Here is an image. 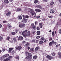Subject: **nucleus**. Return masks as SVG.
I'll return each mask as SVG.
<instances>
[{
  "mask_svg": "<svg viewBox=\"0 0 61 61\" xmlns=\"http://www.w3.org/2000/svg\"><path fill=\"white\" fill-rule=\"evenodd\" d=\"M25 54L26 55H28L26 57L27 59H28L29 61H31V60L32 59V55L31 54V53H28L27 51H26L25 52Z\"/></svg>",
  "mask_w": 61,
  "mask_h": 61,
  "instance_id": "obj_1",
  "label": "nucleus"
},
{
  "mask_svg": "<svg viewBox=\"0 0 61 61\" xmlns=\"http://www.w3.org/2000/svg\"><path fill=\"white\" fill-rule=\"evenodd\" d=\"M27 32V30H25L22 33V35H23L24 37H26V36H27V35L26 34Z\"/></svg>",
  "mask_w": 61,
  "mask_h": 61,
  "instance_id": "obj_2",
  "label": "nucleus"
},
{
  "mask_svg": "<svg viewBox=\"0 0 61 61\" xmlns=\"http://www.w3.org/2000/svg\"><path fill=\"white\" fill-rule=\"evenodd\" d=\"M13 58V56H10L8 58H7L6 59H4V61H8L9 59H10V58Z\"/></svg>",
  "mask_w": 61,
  "mask_h": 61,
  "instance_id": "obj_3",
  "label": "nucleus"
},
{
  "mask_svg": "<svg viewBox=\"0 0 61 61\" xmlns=\"http://www.w3.org/2000/svg\"><path fill=\"white\" fill-rule=\"evenodd\" d=\"M23 37L21 36H20L18 38V40H22L23 39Z\"/></svg>",
  "mask_w": 61,
  "mask_h": 61,
  "instance_id": "obj_4",
  "label": "nucleus"
},
{
  "mask_svg": "<svg viewBox=\"0 0 61 61\" xmlns=\"http://www.w3.org/2000/svg\"><path fill=\"white\" fill-rule=\"evenodd\" d=\"M11 12L10 11H9L8 12V13H6V15H5L6 16H9V15H10L11 14Z\"/></svg>",
  "mask_w": 61,
  "mask_h": 61,
  "instance_id": "obj_5",
  "label": "nucleus"
},
{
  "mask_svg": "<svg viewBox=\"0 0 61 61\" xmlns=\"http://www.w3.org/2000/svg\"><path fill=\"white\" fill-rule=\"evenodd\" d=\"M16 49H17V50H20L22 48V47L21 46H18L17 47H15Z\"/></svg>",
  "mask_w": 61,
  "mask_h": 61,
  "instance_id": "obj_6",
  "label": "nucleus"
},
{
  "mask_svg": "<svg viewBox=\"0 0 61 61\" xmlns=\"http://www.w3.org/2000/svg\"><path fill=\"white\" fill-rule=\"evenodd\" d=\"M35 10L36 12H41V10L39 9H35Z\"/></svg>",
  "mask_w": 61,
  "mask_h": 61,
  "instance_id": "obj_7",
  "label": "nucleus"
},
{
  "mask_svg": "<svg viewBox=\"0 0 61 61\" xmlns=\"http://www.w3.org/2000/svg\"><path fill=\"white\" fill-rule=\"evenodd\" d=\"M22 16L23 17V18H28L29 17L28 15L25 16L24 15H22Z\"/></svg>",
  "mask_w": 61,
  "mask_h": 61,
  "instance_id": "obj_8",
  "label": "nucleus"
},
{
  "mask_svg": "<svg viewBox=\"0 0 61 61\" xmlns=\"http://www.w3.org/2000/svg\"><path fill=\"white\" fill-rule=\"evenodd\" d=\"M53 43H54V41H52L51 42H50L49 46H52L53 45Z\"/></svg>",
  "mask_w": 61,
  "mask_h": 61,
  "instance_id": "obj_9",
  "label": "nucleus"
},
{
  "mask_svg": "<svg viewBox=\"0 0 61 61\" xmlns=\"http://www.w3.org/2000/svg\"><path fill=\"white\" fill-rule=\"evenodd\" d=\"M30 13L32 15H35V12L34 11H32L30 12Z\"/></svg>",
  "mask_w": 61,
  "mask_h": 61,
  "instance_id": "obj_10",
  "label": "nucleus"
},
{
  "mask_svg": "<svg viewBox=\"0 0 61 61\" xmlns=\"http://www.w3.org/2000/svg\"><path fill=\"white\" fill-rule=\"evenodd\" d=\"M47 57L49 59H52V57L50 56L49 55H48L47 56Z\"/></svg>",
  "mask_w": 61,
  "mask_h": 61,
  "instance_id": "obj_11",
  "label": "nucleus"
},
{
  "mask_svg": "<svg viewBox=\"0 0 61 61\" xmlns=\"http://www.w3.org/2000/svg\"><path fill=\"white\" fill-rule=\"evenodd\" d=\"M13 48H9V53H10L13 49Z\"/></svg>",
  "mask_w": 61,
  "mask_h": 61,
  "instance_id": "obj_12",
  "label": "nucleus"
},
{
  "mask_svg": "<svg viewBox=\"0 0 61 61\" xmlns=\"http://www.w3.org/2000/svg\"><path fill=\"white\" fill-rule=\"evenodd\" d=\"M40 48V47L39 46H38L37 47L35 48V51H37Z\"/></svg>",
  "mask_w": 61,
  "mask_h": 61,
  "instance_id": "obj_13",
  "label": "nucleus"
},
{
  "mask_svg": "<svg viewBox=\"0 0 61 61\" xmlns=\"http://www.w3.org/2000/svg\"><path fill=\"white\" fill-rule=\"evenodd\" d=\"M4 3L5 4H8V3H9V1L8 0H4Z\"/></svg>",
  "mask_w": 61,
  "mask_h": 61,
  "instance_id": "obj_14",
  "label": "nucleus"
},
{
  "mask_svg": "<svg viewBox=\"0 0 61 61\" xmlns=\"http://www.w3.org/2000/svg\"><path fill=\"white\" fill-rule=\"evenodd\" d=\"M50 13H54V11L52 9H51L50 11Z\"/></svg>",
  "mask_w": 61,
  "mask_h": 61,
  "instance_id": "obj_15",
  "label": "nucleus"
},
{
  "mask_svg": "<svg viewBox=\"0 0 61 61\" xmlns=\"http://www.w3.org/2000/svg\"><path fill=\"white\" fill-rule=\"evenodd\" d=\"M39 25L40 28H42V27H43V25H42V23H40L39 24Z\"/></svg>",
  "mask_w": 61,
  "mask_h": 61,
  "instance_id": "obj_16",
  "label": "nucleus"
},
{
  "mask_svg": "<svg viewBox=\"0 0 61 61\" xmlns=\"http://www.w3.org/2000/svg\"><path fill=\"white\" fill-rule=\"evenodd\" d=\"M27 35L28 36H30V31H28L27 32Z\"/></svg>",
  "mask_w": 61,
  "mask_h": 61,
  "instance_id": "obj_17",
  "label": "nucleus"
},
{
  "mask_svg": "<svg viewBox=\"0 0 61 61\" xmlns=\"http://www.w3.org/2000/svg\"><path fill=\"white\" fill-rule=\"evenodd\" d=\"M18 17L19 19L21 20L22 19V17L20 15L18 16Z\"/></svg>",
  "mask_w": 61,
  "mask_h": 61,
  "instance_id": "obj_18",
  "label": "nucleus"
},
{
  "mask_svg": "<svg viewBox=\"0 0 61 61\" xmlns=\"http://www.w3.org/2000/svg\"><path fill=\"white\" fill-rule=\"evenodd\" d=\"M40 32L39 31H37V35H40Z\"/></svg>",
  "mask_w": 61,
  "mask_h": 61,
  "instance_id": "obj_19",
  "label": "nucleus"
},
{
  "mask_svg": "<svg viewBox=\"0 0 61 61\" xmlns=\"http://www.w3.org/2000/svg\"><path fill=\"white\" fill-rule=\"evenodd\" d=\"M23 21L24 22H26L27 21V20L26 19H25V18H23Z\"/></svg>",
  "mask_w": 61,
  "mask_h": 61,
  "instance_id": "obj_20",
  "label": "nucleus"
},
{
  "mask_svg": "<svg viewBox=\"0 0 61 61\" xmlns=\"http://www.w3.org/2000/svg\"><path fill=\"white\" fill-rule=\"evenodd\" d=\"M34 50V49L33 48H30V50L29 51V52H31V51H33Z\"/></svg>",
  "mask_w": 61,
  "mask_h": 61,
  "instance_id": "obj_21",
  "label": "nucleus"
},
{
  "mask_svg": "<svg viewBox=\"0 0 61 61\" xmlns=\"http://www.w3.org/2000/svg\"><path fill=\"white\" fill-rule=\"evenodd\" d=\"M37 58V56H34L33 57V59H36Z\"/></svg>",
  "mask_w": 61,
  "mask_h": 61,
  "instance_id": "obj_22",
  "label": "nucleus"
},
{
  "mask_svg": "<svg viewBox=\"0 0 61 61\" xmlns=\"http://www.w3.org/2000/svg\"><path fill=\"white\" fill-rule=\"evenodd\" d=\"M58 55H59V57H61V53L59 52L58 53Z\"/></svg>",
  "mask_w": 61,
  "mask_h": 61,
  "instance_id": "obj_23",
  "label": "nucleus"
},
{
  "mask_svg": "<svg viewBox=\"0 0 61 61\" xmlns=\"http://www.w3.org/2000/svg\"><path fill=\"white\" fill-rule=\"evenodd\" d=\"M51 55L53 56H55V55H56V53L54 52H53V53H51Z\"/></svg>",
  "mask_w": 61,
  "mask_h": 61,
  "instance_id": "obj_24",
  "label": "nucleus"
},
{
  "mask_svg": "<svg viewBox=\"0 0 61 61\" xmlns=\"http://www.w3.org/2000/svg\"><path fill=\"white\" fill-rule=\"evenodd\" d=\"M15 58L16 59H17L18 60V59H19V56H15Z\"/></svg>",
  "mask_w": 61,
  "mask_h": 61,
  "instance_id": "obj_25",
  "label": "nucleus"
},
{
  "mask_svg": "<svg viewBox=\"0 0 61 61\" xmlns=\"http://www.w3.org/2000/svg\"><path fill=\"white\" fill-rule=\"evenodd\" d=\"M17 9L18 12V11H21L22 10V9L20 8Z\"/></svg>",
  "mask_w": 61,
  "mask_h": 61,
  "instance_id": "obj_26",
  "label": "nucleus"
},
{
  "mask_svg": "<svg viewBox=\"0 0 61 61\" xmlns=\"http://www.w3.org/2000/svg\"><path fill=\"white\" fill-rule=\"evenodd\" d=\"M40 44H42L43 43V42L42 41H41L39 42Z\"/></svg>",
  "mask_w": 61,
  "mask_h": 61,
  "instance_id": "obj_27",
  "label": "nucleus"
},
{
  "mask_svg": "<svg viewBox=\"0 0 61 61\" xmlns=\"http://www.w3.org/2000/svg\"><path fill=\"white\" fill-rule=\"evenodd\" d=\"M3 6H4L3 5H0V7L1 8L0 9H2V8H3Z\"/></svg>",
  "mask_w": 61,
  "mask_h": 61,
  "instance_id": "obj_28",
  "label": "nucleus"
},
{
  "mask_svg": "<svg viewBox=\"0 0 61 61\" xmlns=\"http://www.w3.org/2000/svg\"><path fill=\"white\" fill-rule=\"evenodd\" d=\"M13 40H14V42H16V38H13Z\"/></svg>",
  "mask_w": 61,
  "mask_h": 61,
  "instance_id": "obj_29",
  "label": "nucleus"
},
{
  "mask_svg": "<svg viewBox=\"0 0 61 61\" xmlns=\"http://www.w3.org/2000/svg\"><path fill=\"white\" fill-rule=\"evenodd\" d=\"M10 37L9 36H8L7 37V40L8 41V40H9V39H10Z\"/></svg>",
  "mask_w": 61,
  "mask_h": 61,
  "instance_id": "obj_30",
  "label": "nucleus"
},
{
  "mask_svg": "<svg viewBox=\"0 0 61 61\" xmlns=\"http://www.w3.org/2000/svg\"><path fill=\"white\" fill-rule=\"evenodd\" d=\"M38 2V1L37 0H35L34 1V3L35 4H36V3Z\"/></svg>",
  "mask_w": 61,
  "mask_h": 61,
  "instance_id": "obj_31",
  "label": "nucleus"
},
{
  "mask_svg": "<svg viewBox=\"0 0 61 61\" xmlns=\"http://www.w3.org/2000/svg\"><path fill=\"white\" fill-rule=\"evenodd\" d=\"M8 26L9 28H10V27H11V25H10L9 24H8Z\"/></svg>",
  "mask_w": 61,
  "mask_h": 61,
  "instance_id": "obj_32",
  "label": "nucleus"
},
{
  "mask_svg": "<svg viewBox=\"0 0 61 61\" xmlns=\"http://www.w3.org/2000/svg\"><path fill=\"white\" fill-rule=\"evenodd\" d=\"M54 4V2H52L50 3V5H53Z\"/></svg>",
  "mask_w": 61,
  "mask_h": 61,
  "instance_id": "obj_33",
  "label": "nucleus"
},
{
  "mask_svg": "<svg viewBox=\"0 0 61 61\" xmlns=\"http://www.w3.org/2000/svg\"><path fill=\"white\" fill-rule=\"evenodd\" d=\"M53 17V16L52 15L49 16H48V17H49V18H52Z\"/></svg>",
  "mask_w": 61,
  "mask_h": 61,
  "instance_id": "obj_34",
  "label": "nucleus"
},
{
  "mask_svg": "<svg viewBox=\"0 0 61 61\" xmlns=\"http://www.w3.org/2000/svg\"><path fill=\"white\" fill-rule=\"evenodd\" d=\"M32 27L34 29V30H35V28H36V27L35 26H32Z\"/></svg>",
  "mask_w": 61,
  "mask_h": 61,
  "instance_id": "obj_35",
  "label": "nucleus"
},
{
  "mask_svg": "<svg viewBox=\"0 0 61 61\" xmlns=\"http://www.w3.org/2000/svg\"><path fill=\"white\" fill-rule=\"evenodd\" d=\"M60 46V44H58L56 46V47H57L58 46Z\"/></svg>",
  "mask_w": 61,
  "mask_h": 61,
  "instance_id": "obj_36",
  "label": "nucleus"
},
{
  "mask_svg": "<svg viewBox=\"0 0 61 61\" xmlns=\"http://www.w3.org/2000/svg\"><path fill=\"white\" fill-rule=\"evenodd\" d=\"M41 37L40 36H37L36 37V38L37 39H38V38H40Z\"/></svg>",
  "mask_w": 61,
  "mask_h": 61,
  "instance_id": "obj_37",
  "label": "nucleus"
},
{
  "mask_svg": "<svg viewBox=\"0 0 61 61\" xmlns=\"http://www.w3.org/2000/svg\"><path fill=\"white\" fill-rule=\"evenodd\" d=\"M3 23H7V21L4 20L3 21Z\"/></svg>",
  "mask_w": 61,
  "mask_h": 61,
  "instance_id": "obj_38",
  "label": "nucleus"
},
{
  "mask_svg": "<svg viewBox=\"0 0 61 61\" xmlns=\"http://www.w3.org/2000/svg\"><path fill=\"white\" fill-rule=\"evenodd\" d=\"M19 27H23V25H19Z\"/></svg>",
  "mask_w": 61,
  "mask_h": 61,
  "instance_id": "obj_39",
  "label": "nucleus"
},
{
  "mask_svg": "<svg viewBox=\"0 0 61 61\" xmlns=\"http://www.w3.org/2000/svg\"><path fill=\"white\" fill-rule=\"evenodd\" d=\"M29 43H27V44L25 45V46H29Z\"/></svg>",
  "mask_w": 61,
  "mask_h": 61,
  "instance_id": "obj_40",
  "label": "nucleus"
},
{
  "mask_svg": "<svg viewBox=\"0 0 61 61\" xmlns=\"http://www.w3.org/2000/svg\"><path fill=\"white\" fill-rule=\"evenodd\" d=\"M3 39V38L1 37V36H0V41Z\"/></svg>",
  "mask_w": 61,
  "mask_h": 61,
  "instance_id": "obj_41",
  "label": "nucleus"
},
{
  "mask_svg": "<svg viewBox=\"0 0 61 61\" xmlns=\"http://www.w3.org/2000/svg\"><path fill=\"white\" fill-rule=\"evenodd\" d=\"M59 34H61V30L60 29L59 31Z\"/></svg>",
  "mask_w": 61,
  "mask_h": 61,
  "instance_id": "obj_42",
  "label": "nucleus"
},
{
  "mask_svg": "<svg viewBox=\"0 0 61 61\" xmlns=\"http://www.w3.org/2000/svg\"><path fill=\"white\" fill-rule=\"evenodd\" d=\"M37 7L38 8H41V6H40V5H37Z\"/></svg>",
  "mask_w": 61,
  "mask_h": 61,
  "instance_id": "obj_43",
  "label": "nucleus"
},
{
  "mask_svg": "<svg viewBox=\"0 0 61 61\" xmlns=\"http://www.w3.org/2000/svg\"><path fill=\"white\" fill-rule=\"evenodd\" d=\"M32 42H36V40H32Z\"/></svg>",
  "mask_w": 61,
  "mask_h": 61,
  "instance_id": "obj_44",
  "label": "nucleus"
},
{
  "mask_svg": "<svg viewBox=\"0 0 61 61\" xmlns=\"http://www.w3.org/2000/svg\"><path fill=\"white\" fill-rule=\"evenodd\" d=\"M15 34V32H13L12 33V35H14Z\"/></svg>",
  "mask_w": 61,
  "mask_h": 61,
  "instance_id": "obj_45",
  "label": "nucleus"
},
{
  "mask_svg": "<svg viewBox=\"0 0 61 61\" xmlns=\"http://www.w3.org/2000/svg\"><path fill=\"white\" fill-rule=\"evenodd\" d=\"M40 17V16H38L36 17V18H39Z\"/></svg>",
  "mask_w": 61,
  "mask_h": 61,
  "instance_id": "obj_46",
  "label": "nucleus"
},
{
  "mask_svg": "<svg viewBox=\"0 0 61 61\" xmlns=\"http://www.w3.org/2000/svg\"><path fill=\"white\" fill-rule=\"evenodd\" d=\"M52 35L53 36H54V35H55V34H54V31H53L52 32Z\"/></svg>",
  "mask_w": 61,
  "mask_h": 61,
  "instance_id": "obj_47",
  "label": "nucleus"
},
{
  "mask_svg": "<svg viewBox=\"0 0 61 61\" xmlns=\"http://www.w3.org/2000/svg\"><path fill=\"white\" fill-rule=\"evenodd\" d=\"M34 24L33 23H32L31 25V26H34Z\"/></svg>",
  "mask_w": 61,
  "mask_h": 61,
  "instance_id": "obj_48",
  "label": "nucleus"
},
{
  "mask_svg": "<svg viewBox=\"0 0 61 61\" xmlns=\"http://www.w3.org/2000/svg\"><path fill=\"white\" fill-rule=\"evenodd\" d=\"M54 41V42H53V44H55V45H56V42L54 41Z\"/></svg>",
  "mask_w": 61,
  "mask_h": 61,
  "instance_id": "obj_49",
  "label": "nucleus"
},
{
  "mask_svg": "<svg viewBox=\"0 0 61 61\" xmlns=\"http://www.w3.org/2000/svg\"><path fill=\"white\" fill-rule=\"evenodd\" d=\"M15 53V51L13 50L12 52V54H14V53Z\"/></svg>",
  "mask_w": 61,
  "mask_h": 61,
  "instance_id": "obj_50",
  "label": "nucleus"
},
{
  "mask_svg": "<svg viewBox=\"0 0 61 61\" xmlns=\"http://www.w3.org/2000/svg\"><path fill=\"white\" fill-rule=\"evenodd\" d=\"M28 50H29L30 49V47L29 46L27 48Z\"/></svg>",
  "mask_w": 61,
  "mask_h": 61,
  "instance_id": "obj_51",
  "label": "nucleus"
},
{
  "mask_svg": "<svg viewBox=\"0 0 61 61\" xmlns=\"http://www.w3.org/2000/svg\"><path fill=\"white\" fill-rule=\"evenodd\" d=\"M37 30H40V28H39V27H38L37 28Z\"/></svg>",
  "mask_w": 61,
  "mask_h": 61,
  "instance_id": "obj_52",
  "label": "nucleus"
},
{
  "mask_svg": "<svg viewBox=\"0 0 61 61\" xmlns=\"http://www.w3.org/2000/svg\"><path fill=\"white\" fill-rule=\"evenodd\" d=\"M41 39L43 41H44V40H45V38H43V37L42 38H41Z\"/></svg>",
  "mask_w": 61,
  "mask_h": 61,
  "instance_id": "obj_53",
  "label": "nucleus"
},
{
  "mask_svg": "<svg viewBox=\"0 0 61 61\" xmlns=\"http://www.w3.org/2000/svg\"><path fill=\"white\" fill-rule=\"evenodd\" d=\"M22 25L23 27H25V24H23Z\"/></svg>",
  "mask_w": 61,
  "mask_h": 61,
  "instance_id": "obj_54",
  "label": "nucleus"
},
{
  "mask_svg": "<svg viewBox=\"0 0 61 61\" xmlns=\"http://www.w3.org/2000/svg\"><path fill=\"white\" fill-rule=\"evenodd\" d=\"M22 43L23 44H25V41H23L22 42Z\"/></svg>",
  "mask_w": 61,
  "mask_h": 61,
  "instance_id": "obj_55",
  "label": "nucleus"
},
{
  "mask_svg": "<svg viewBox=\"0 0 61 61\" xmlns=\"http://www.w3.org/2000/svg\"><path fill=\"white\" fill-rule=\"evenodd\" d=\"M37 23V21H35V25H36Z\"/></svg>",
  "mask_w": 61,
  "mask_h": 61,
  "instance_id": "obj_56",
  "label": "nucleus"
},
{
  "mask_svg": "<svg viewBox=\"0 0 61 61\" xmlns=\"http://www.w3.org/2000/svg\"><path fill=\"white\" fill-rule=\"evenodd\" d=\"M43 2H47V0H43Z\"/></svg>",
  "mask_w": 61,
  "mask_h": 61,
  "instance_id": "obj_57",
  "label": "nucleus"
},
{
  "mask_svg": "<svg viewBox=\"0 0 61 61\" xmlns=\"http://www.w3.org/2000/svg\"><path fill=\"white\" fill-rule=\"evenodd\" d=\"M52 38L50 37V38L49 40H50V41H51V40H52Z\"/></svg>",
  "mask_w": 61,
  "mask_h": 61,
  "instance_id": "obj_58",
  "label": "nucleus"
},
{
  "mask_svg": "<svg viewBox=\"0 0 61 61\" xmlns=\"http://www.w3.org/2000/svg\"><path fill=\"white\" fill-rule=\"evenodd\" d=\"M35 32L36 31H34L32 32V34H35Z\"/></svg>",
  "mask_w": 61,
  "mask_h": 61,
  "instance_id": "obj_59",
  "label": "nucleus"
},
{
  "mask_svg": "<svg viewBox=\"0 0 61 61\" xmlns=\"http://www.w3.org/2000/svg\"><path fill=\"white\" fill-rule=\"evenodd\" d=\"M15 31L16 32V33H17V32H18V30H15Z\"/></svg>",
  "mask_w": 61,
  "mask_h": 61,
  "instance_id": "obj_60",
  "label": "nucleus"
},
{
  "mask_svg": "<svg viewBox=\"0 0 61 61\" xmlns=\"http://www.w3.org/2000/svg\"><path fill=\"white\" fill-rule=\"evenodd\" d=\"M39 41V40H37L36 41V43H38V42Z\"/></svg>",
  "mask_w": 61,
  "mask_h": 61,
  "instance_id": "obj_61",
  "label": "nucleus"
},
{
  "mask_svg": "<svg viewBox=\"0 0 61 61\" xmlns=\"http://www.w3.org/2000/svg\"><path fill=\"white\" fill-rule=\"evenodd\" d=\"M9 1L10 2H13V0H9Z\"/></svg>",
  "mask_w": 61,
  "mask_h": 61,
  "instance_id": "obj_62",
  "label": "nucleus"
},
{
  "mask_svg": "<svg viewBox=\"0 0 61 61\" xmlns=\"http://www.w3.org/2000/svg\"><path fill=\"white\" fill-rule=\"evenodd\" d=\"M2 26V25L1 24H0V28H1Z\"/></svg>",
  "mask_w": 61,
  "mask_h": 61,
  "instance_id": "obj_63",
  "label": "nucleus"
},
{
  "mask_svg": "<svg viewBox=\"0 0 61 61\" xmlns=\"http://www.w3.org/2000/svg\"><path fill=\"white\" fill-rule=\"evenodd\" d=\"M30 11H33V9H30Z\"/></svg>",
  "mask_w": 61,
  "mask_h": 61,
  "instance_id": "obj_64",
  "label": "nucleus"
}]
</instances>
